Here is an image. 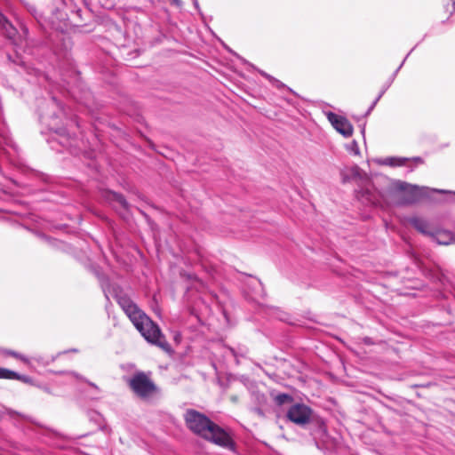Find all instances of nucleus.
<instances>
[{
	"label": "nucleus",
	"mask_w": 455,
	"mask_h": 455,
	"mask_svg": "<svg viewBox=\"0 0 455 455\" xmlns=\"http://www.w3.org/2000/svg\"><path fill=\"white\" fill-rule=\"evenodd\" d=\"M127 384L133 394L142 400H148L159 393L158 387L144 371L134 373Z\"/></svg>",
	"instance_id": "nucleus-3"
},
{
	"label": "nucleus",
	"mask_w": 455,
	"mask_h": 455,
	"mask_svg": "<svg viewBox=\"0 0 455 455\" xmlns=\"http://www.w3.org/2000/svg\"><path fill=\"white\" fill-rule=\"evenodd\" d=\"M393 188L401 194L402 200L406 204H413L422 199L430 198L432 193H436L435 188L419 187L401 180L395 181Z\"/></svg>",
	"instance_id": "nucleus-4"
},
{
	"label": "nucleus",
	"mask_w": 455,
	"mask_h": 455,
	"mask_svg": "<svg viewBox=\"0 0 455 455\" xmlns=\"http://www.w3.org/2000/svg\"><path fill=\"white\" fill-rule=\"evenodd\" d=\"M0 32L15 45L21 44L22 36H17V28L0 12Z\"/></svg>",
	"instance_id": "nucleus-8"
},
{
	"label": "nucleus",
	"mask_w": 455,
	"mask_h": 455,
	"mask_svg": "<svg viewBox=\"0 0 455 455\" xmlns=\"http://www.w3.org/2000/svg\"><path fill=\"white\" fill-rule=\"evenodd\" d=\"M438 244L448 245L455 242V236L452 232L444 229H435L432 237Z\"/></svg>",
	"instance_id": "nucleus-10"
},
{
	"label": "nucleus",
	"mask_w": 455,
	"mask_h": 455,
	"mask_svg": "<svg viewBox=\"0 0 455 455\" xmlns=\"http://www.w3.org/2000/svg\"><path fill=\"white\" fill-rule=\"evenodd\" d=\"M0 351L3 352L6 355H10V356H12L14 358L20 359L22 362H24L25 363H29L28 359L26 356H24L23 355H21V354H20L18 352H15L13 350H0Z\"/></svg>",
	"instance_id": "nucleus-15"
},
{
	"label": "nucleus",
	"mask_w": 455,
	"mask_h": 455,
	"mask_svg": "<svg viewBox=\"0 0 455 455\" xmlns=\"http://www.w3.org/2000/svg\"><path fill=\"white\" fill-rule=\"evenodd\" d=\"M88 384H89L92 387H94V388H96V389H98V388H99V387H97V385H95V384H94V383H92V382L88 381Z\"/></svg>",
	"instance_id": "nucleus-36"
},
{
	"label": "nucleus",
	"mask_w": 455,
	"mask_h": 455,
	"mask_svg": "<svg viewBox=\"0 0 455 455\" xmlns=\"http://www.w3.org/2000/svg\"><path fill=\"white\" fill-rule=\"evenodd\" d=\"M259 74L264 76L265 78H267L270 83H272L274 80H275V77L272 76L271 75L266 73L265 71L263 70H259Z\"/></svg>",
	"instance_id": "nucleus-26"
},
{
	"label": "nucleus",
	"mask_w": 455,
	"mask_h": 455,
	"mask_svg": "<svg viewBox=\"0 0 455 455\" xmlns=\"http://www.w3.org/2000/svg\"><path fill=\"white\" fill-rule=\"evenodd\" d=\"M365 343H366V344H370V339H369V338H366V339H365Z\"/></svg>",
	"instance_id": "nucleus-39"
},
{
	"label": "nucleus",
	"mask_w": 455,
	"mask_h": 455,
	"mask_svg": "<svg viewBox=\"0 0 455 455\" xmlns=\"http://www.w3.org/2000/svg\"><path fill=\"white\" fill-rule=\"evenodd\" d=\"M271 84L278 89L286 88V85L276 78H275V80Z\"/></svg>",
	"instance_id": "nucleus-24"
},
{
	"label": "nucleus",
	"mask_w": 455,
	"mask_h": 455,
	"mask_svg": "<svg viewBox=\"0 0 455 455\" xmlns=\"http://www.w3.org/2000/svg\"><path fill=\"white\" fill-rule=\"evenodd\" d=\"M228 349H229L230 353H231V354H232L235 358H237V357H238V353H237L234 348L229 347ZM244 354H245L244 352H241V353L239 354V355L243 356V355H244Z\"/></svg>",
	"instance_id": "nucleus-27"
},
{
	"label": "nucleus",
	"mask_w": 455,
	"mask_h": 455,
	"mask_svg": "<svg viewBox=\"0 0 455 455\" xmlns=\"http://www.w3.org/2000/svg\"><path fill=\"white\" fill-rule=\"evenodd\" d=\"M381 97H382V93H379L378 95V97L375 99V100L372 102V104L370 106L368 110L366 111L365 116H368L371 114V112L373 110V108H375L376 104L378 103V101L380 100Z\"/></svg>",
	"instance_id": "nucleus-21"
},
{
	"label": "nucleus",
	"mask_w": 455,
	"mask_h": 455,
	"mask_svg": "<svg viewBox=\"0 0 455 455\" xmlns=\"http://www.w3.org/2000/svg\"><path fill=\"white\" fill-rule=\"evenodd\" d=\"M172 4L177 6H180L182 2H181V0H172Z\"/></svg>",
	"instance_id": "nucleus-33"
},
{
	"label": "nucleus",
	"mask_w": 455,
	"mask_h": 455,
	"mask_svg": "<svg viewBox=\"0 0 455 455\" xmlns=\"http://www.w3.org/2000/svg\"><path fill=\"white\" fill-rule=\"evenodd\" d=\"M381 97H382V93H379L378 95V97L375 99V100L372 102V104L370 106L368 110L366 111L365 116H368L371 114V112L373 110V108H375L376 104L378 103V101L380 100Z\"/></svg>",
	"instance_id": "nucleus-22"
},
{
	"label": "nucleus",
	"mask_w": 455,
	"mask_h": 455,
	"mask_svg": "<svg viewBox=\"0 0 455 455\" xmlns=\"http://www.w3.org/2000/svg\"><path fill=\"white\" fill-rule=\"evenodd\" d=\"M23 4L24 6L27 8V10L33 15V16H36V7L29 4V3H27L25 2L24 0H20Z\"/></svg>",
	"instance_id": "nucleus-19"
},
{
	"label": "nucleus",
	"mask_w": 455,
	"mask_h": 455,
	"mask_svg": "<svg viewBox=\"0 0 455 455\" xmlns=\"http://www.w3.org/2000/svg\"><path fill=\"white\" fill-rule=\"evenodd\" d=\"M110 199L113 202L117 203L123 209H129V204L123 195L113 192L110 194Z\"/></svg>",
	"instance_id": "nucleus-12"
},
{
	"label": "nucleus",
	"mask_w": 455,
	"mask_h": 455,
	"mask_svg": "<svg viewBox=\"0 0 455 455\" xmlns=\"http://www.w3.org/2000/svg\"><path fill=\"white\" fill-rule=\"evenodd\" d=\"M259 74L264 76L265 78H267L270 83H272L274 80H275V77L272 76L271 75L266 73L265 71L263 70H259Z\"/></svg>",
	"instance_id": "nucleus-25"
},
{
	"label": "nucleus",
	"mask_w": 455,
	"mask_h": 455,
	"mask_svg": "<svg viewBox=\"0 0 455 455\" xmlns=\"http://www.w3.org/2000/svg\"><path fill=\"white\" fill-rule=\"evenodd\" d=\"M409 159H407V158H401V157H387L383 161V164L386 165H390V166H402V165L405 164V163Z\"/></svg>",
	"instance_id": "nucleus-13"
},
{
	"label": "nucleus",
	"mask_w": 455,
	"mask_h": 455,
	"mask_svg": "<svg viewBox=\"0 0 455 455\" xmlns=\"http://www.w3.org/2000/svg\"><path fill=\"white\" fill-rule=\"evenodd\" d=\"M389 85H390V84H387L385 88L381 89V92L379 93H382V95H383Z\"/></svg>",
	"instance_id": "nucleus-37"
},
{
	"label": "nucleus",
	"mask_w": 455,
	"mask_h": 455,
	"mask_svg": "<svg viewBox=\"0 0 455 455\" xmlns=\"http://www.w3.org/2000/svg\"><path fill=\"white\" fill-rule=\"evenodd\" d=\"M435 190L436 191V193L448 195L449 198L447 199V201L455 202V191L444 190V189H435Z\"/></svg>",
	"instance_id": "nucleus-18"
},
{
	"label": "nucleus",
	"mask_w": 455,
	"mask_h": 455,
	"mask_svg": "<svg viewBox=\"0 0 455 455\" xmlns=\"http://www.w3.org/2000/svg\"><path fill=\"white\" fill-rule=\"evenodd\" d=\"M256 283H257L258 286L260 288L259 296L263 297L265 295V292H264V289L262 287V284H261V283L259 280H256Z\"/></svg>",
	"instance_id": "nucleus-29"
},
{
	"label": "nucleus",
	"mask_w": 455,
	"mask_h": 455,
	"mask_svg": "<svg viewBox=\"0 0 455 455\" xmlns=\"http://www.w3.org/2000/svg\"><path fill=\"white\" fill-rule=\"evenodd\" d=\"M328 120L335 130L346 138H349L353 134V125L344 116H339L333 112L326 114Z\"/></svg>",
	"instance_id": "nucleus-7"
},
{
	"label": "nucleus",
	"mask_w": 455,
	"mask_h": 455,
	"mask_svg": "<svg viewBox=\"0 0 455 455\" xmlns=\"http://www.w3.org/2000/svg\"><path fill=\"white\" fill-rule=\"evenodd\" d=\"M356 196L363 204L371 205H380L383 200V195L371 183L357 191Z\"/></svg>",
	"instance_id": "nucleus-6"
},
{
	"label": "nucleus",
	"mask_w": 455,
	"mask_h": 455,
	"mask_svg": "<svg viewBox=\"0 0 455 455\" xmlns=\"http://www.w3.org/2000/svg\"><path fill=\"white\" fill-rule=\"evenodd\" d=\"M381 97H382V93H379L378 95V97L375 99V100L372 102V104L370 106L368 110L366 111L365 116H368L371 114V112L373 110V108H375L376 104L378 103V101L380 100Z\"/></svg>",
	"instance_id": "nucleus-20"
},
{
	"label": "nucleus",
	"mask_w": 455,
	"mask_h": 455,
	"mask_svg": "<svg viewBox=\"0 0 455 455\" xmlns=\"http://www.w3.org/2000/svg\"><path fill=\"white\" fill-rule=\"evenodd\" d=\"M22 33H23V36L24 37H26L28 36V29L26 28V27H22Z\"/></svg>",
	"instance_id": "nucleus-32"
},
{
	"label": "nucleus",
	"mask_w": 455,
	"mask_h": 455,
	"mask_svg": "<svg viewBox=\"0 0 455 455\" xmlns=\"http://www.w3.org/2000/svg\"><path fill=\"white\" fill-rule=\"evenodd\" d=\"M117 302L145 339L163 349L171 351V346L163 335L159 326L155 323L138 306L126 296H116Z\"/></svg>",
	"instance_id": "nucleus-1"
},
{
	"label": "nucleus",
	"mask_w": 455,
	"mask_h": 455,
	"mask_svg": "<svg viewBox=\"0 0 455 455\" xmlns=\"http://www.w3.org/2000/svg\"><path fill=\"white\" fill-rule=\"evenodd\" d=\"M5 416H8L10 419H26L27 417L23 415L22 413L16 411L14 410L2 407L0 409V419H4Z\"/></svg>",
	"instance_id": "nucleus-11"
},
{
	"label": "nucleus",
	"mask_w": 455,
	"mask_h": 455,
	"mask_svg": "<svg viewBox=\"0 0 455 455\" xmlns=\"http://www.w3.org/2000/svg\"><path fill=\"white\" fill-rule=\"evenodd\" d=\"M275 400L277 404L282 405V404L285 403L286 402L291 401V396L287 394H280L275 396Z\"/></svg>",
	"instance_id": "nucleus-17"
},
{
	"label": "nucleus",
	"mask_w": 455,
	"mask_h": 455,
	"mask_svg": "<svg viewBox=\"0 0 455 455\" xmlns=\"http://www.w3.org/2000/svg\"><path fill=\"white\" fill-rule=\"evenodd\" d=\"M255 411H256L259 415H260V416H263V415H264V413H263L262 410H261V409H259V408H256V409H255Z\"/></svg>",
	"instance_id": "nucleus-34"
},
{
	"label": "nucleus",
	"mask_w": 455,
	"mask_h": 455,
	"mask_svg": "<svg viewBox=\"0 0 455 455\" xmlns=\"http://www.w3.org/2000/svg\"><path fill=\"white\" fill-rule=\"evenodd\" d=\"M185 422L189 430L200 437L222 448L235 451V442L230 435L204 414L194 410H187Z\"/></svg>",
	"instance_id": "nucleus-2"
},
{
	"label": "nucleus",
	"mask_w": 455,
	"mask_h": 455,
	"mask_svg": "<svg viewBox=\"0 0 455 455\" xmlns=\"http://www.w3.org/2000/svg\"><path fill=\"white\" fill-rule=\"evenodd\" d=\"M444 8L450 14L455 13V0H443Z\"/></svg>",
	"instance_id": "nucleus-16"
},
{
	"label": "nucleus",
	"mask_w": 455,
	"mask_h": 455,
	"mask_svg": "<svg viewBox=\"0 0 455 455\" xmlns=\"http://www.w3.org/2000/svg\"><path fill=\"white\" fill-rule=\"evenodd\" d=\"M403 63H404V60H403V62L401 63V65H400V66L397 68V69L394 72L392 79H394V78H395V76L397 75L398 71L400 70V68H402V66L403 65ZM391 81H393V80H391ZM391 83H392V82H390V84H391Z\"/></svg>",
	"instance_id": "nucleus-30"
},
{
	"label": "nucleus",
	"mask_w": 455,
	"mask_h": 455,
	"mask_svg": "<svg viewBox=\"0 0 455 455\" xmlns=\"http://www.w3.org/2000/svg\"><path fill=\"white\" fill-rule=\"evenodd\" d=\"M13 379H18V380H20L24 383H28L31 381V379L28 377V376H26V375H20L18 373V376L17 377H13Z\"/></svg>",
	"instance_id": "nucleus-23"
},
{
	"label": "nucleus",
	"mask_w": 455,
	"mask_h": 455,
	"mask_svg": "<svg viewBox=\"0 0 455 455\" xmlns=\"http://www.w3.org/2000/svg\"><path fill=\"white\" fill-rule=\"evenodd\" d=\"M410 224L420 234L433 237L435 228L427 220L419 217H412L409 220Z\"/></svg>",
	"instance_id": "nucleus-9"
},
{
	"label": "nucleus",
	"mask_w": 455,
	"mask_h": 455,
	"mask_svg": "<svg viewBox=\"0 0 455 455\" xmlns=\"http://www.w3.org/2000/svg\"><path fill=\"white\" fill-rule=\"evenodd\" d=\"M412 160L417 164H423V160L421 157H414Z\"/></svg>",
	"instance_id": "nucleus-31"
},
{
	"label": "nucleus",
	"mask_w": 455,
	"mask_h": 455,
	"mask_svg": "<svg viewBox=\"0 0 455 455\" xmlns=\"http://www.w3.org/2000/svg\"><path fill=\"white\" fill-rule=\"evenodd\" d=\"M52 104H53V105H55L56 107H58V108H60V112H61V113H62V112H64V109H63L62 106L60 105V102H58V101L56 100V99H55V98H52Z\"/></svg>",
	"instance_id": "nucleus-28"
},
{
	"label": "nucleus",
	"mask_w": 455,
	"mask_h": 455,
	"mask_svg": "<svg viewBox=\"0 0 455 455\" xmlns=\"http://www.w3.org/2000/svg\"><path fill=\"white\" fill-rule=\"evenodd\" d=\"M52 117H53V118H57V117H59V116H58L56 114H53V115H52Z\"/></svg>",
	"instance_id": "nucleus-40"
},
{
	"label": "nucleus",
	"mask_w": 455,
	"mask_h": 455,
	"mask_svg": "<svg viewBox=\"0 0 455 455\" xmlns=\"http://www.w3.org/2000/svg\"><path fill=\"white\" fill-rule=\"evenodd\" d=\"M18 372L0 367V379H13V377H17Z\"/></svg>",
	"instance_id": "nucleus-14"
},
{
	"label": "nucleus",
	"mask_w": 455,
	"mask_h": 455,
	"mask_svg": "<svg viewBox=\"0 0 455 455\" xmlns=\"http://www.w3.org/2000/svg\"><path fill=\"white\" fill-rule=\"evenodd\" d=\"M313 411L310 407L303 403H295L291 405L287 411V418L290 421L304 426L310 422Z\"/></svg>",
	"instance_id": "nucleus-5"
},
{
	"label": "nucleus",
	"mask_w": 455,
	"mask_h": 455,
	"mask_svg": "<svg viewBox=\"0 0 455 455\" xmlns=\"http://www.w3.org/2000/svg\"><path fill=\"white\" fill-rule=\"evenodd\" d=\"M364 132H365V124H363V127H362V130H361V132L363 134H364Z\"/></svg>",
	"instance_id": "nucleus-38"
},
{
	"label": "nucleus",
	"mask_w": 455,
	"mask_h": 455,
	"mask_svg": "<svg viewBox=\"0 0 455 455\" xmlns=\"http://www.w3.org/2000/svg\"><path fill=\"white\" fill-rule=\"evenodd\" d=\"M193 4H194V6H195L196 9H199V4H198V1H197V0H193Z\"/></svg>",
	"instance_id": "nucleus-35"
}]
</instances>
